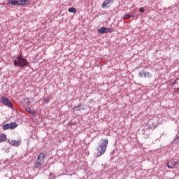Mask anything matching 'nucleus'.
Here are the masks:
<instances>
[{"label": "nucleus", "mask_w": 179, "mask_h": 179, "mask_svg": "<svg viewBox=\"0 0 179 179\" xmlns=\"http://www.w3.org/2000/svg\"><path fill=\"white\" fill-rule=\"evenodd\" d=\"M107 145H108V140H101V144L98 146L96 150L97 153H95L96 157H100L104 153H106V150H107Z\"/></svg>", "instance_id": "nucleus-1"}, {"label": "nucleus", "mask_w": 179, "mask_h": 179, "mask_svg": "<svg viewBox=\"0 0 179 179\" xmlns=\"http://www.w3.org/2000/svg\"><path fill=\"white\" fill-rule=\"evenodd\" d=\"M45 158H47L45 152H41L38 155L36 160L34 162V169H38L40 170Z\"/></svg>", "instance_id": "nucleus-2"}, {"label": "nucleus", "mask_w": 179, "mask_h": 179, "mask_svg": "<svg viewBox=\"0 0 179 179\" xmlns=\"http://www.w3.org/2000/svg\"><path fill=\"white\" fill-rule=\"evenodd\" d=\"M17 60L13 61L15 66H20L21 68H24V66H27V65H29V62H27V59L22 57L21 56L17 57Z\"/></svg>", "instance_id": "nucleus-3"}, {"label": "nucleus", "mask_w": 179, "mask_h": 179, "mask_svg": "<svg viewBox=\"0 0 179 179\" xmlns=\"http://www.w3.org/2000/svg\"><path fill=\"white\" fill-rule=\"evenodd\" d=\"M1 101L4 106H6V107H9L10 108H13V104H12V102L7 97L3 96L1 97Z\"/></svg>", "instance_id": "nucleus-4"}, {"label": "nucleus", "mask_w": 179, "mask_h": 179, "mask_svg": "<svg viewBox=\"0 0 179 179\" xmlns=\"http://www.w3.org/2000/svg\"><path fill=\"white\" fill-rule=\"evenodd\" d=\"M114 3V0H105L103 3H102L101 8L103 9H108L111 5Z\"/></svg>", "instance_id": "nucleus-5"}, {"label": "nucleus", "mask_w": 179, "mask_h": 179, "mask_svg": "<svg viewBox=\"0 0 179 179\" xmlns=\"http://www.w3.org/2000/svg\"><path fill=\"white\" fill-rule=\"evenodd\" d=\"M113 31H114V29L107 27H101L98 30V33H100V34H104L105 33H113Z\"/></svg>", "instance_id": "nucleus-6"}, {"label": "nucleus", "mask_w": 179, "mask_h": 179, "mask_svg": "<svg viewBox=\"0 0 179 179\" xmlns=\"http://www.w3.org/2000/svg\"><path fill=\"white\" fill-rule=\"evenodd\" d=\"M6 134H2L0 135V143H2V142H6Z\"/></svg>", "instance_id": "nucleus-7"}, {"label": "nucleus", "mask_w": 179, "mask_h": 179, "mask_svg": "<svg viewBox=\"0 0 179 179\" xmlns=\"http://www.w3.org/2000/svg\"><path fill=\"white\" fill-rule=\"evenodd\" d=\"M17 127V124L16 122H11L8 124L9 129H15Z\"/></svg>", "instance_id": "nucleus-8"}, {"label": "nucleus", "mask_w": 179, "mask_h": 179, "mask_svg": "<svg viewBox=\"0 0 179 179\" xmlns=\"http://www.w3.org/2000/svg\"><path fill=\"white\" fill-rule=\"evenodd\" d=\"M19 5H29L30 1L29 0H18Z\"/></svg>", "instance_id": "nucleus-9"}, {"label": "nucleus", "mask_w": 179, "mask_h": 179, "mask_svg": "<svg viewBox=\"0 0 179 179\" xmlns=\"http://www.w3.org/2000/svg\"><path fill=\"white\" fill-rule=\"evenodd\" d=\"M10 143L12 146L17 147L20 145V141H11Z\"/></svg>", "instance_id": "nucleus-10"}, {"label": "nucleus", "mask_w": 179, "mask_h": 179, "mask_svg": "<svg viewBox=\"0 0 179 179\" xmlns=\"http://www.w3.org/2000/svg\"><path fill=\"white\" fill-rule=\"evenodd\" d=\"M80 110H85V108H82L80 104L73 108V111H80Z\"/></svg>", "instance_id": "nucleus-11"}, {"label": "nucleus", "mask_w": 179, "mask_h": 179, "mask_svg": "<svg viewBox=\"0 0 179 179\" xmlns=\"http://www.w3.org/2000/svg\"><path fill=\"white\" fill-rule=\"evenodd\" d=\"M8 3L10 5H19V0H9Z\"/></svg>", "instance_id": "nucleus-12"}, {"label": "nucleus", "mask_w": 179, "mask_h": 179, "mask_svg": "<svg viewBox=\"0 0 179 179\" xmlns=\"http://www.w3.org/2000/svg\"><path fill=\"white\" fill-rule=\"evenodd\" d=\"M173 143H175L176 145H178L179 143V136L176 135L175 137V139L173 141Z\"/></svg>", "instance_id": "nucleus-13"}, {"label": "nucleus", "mask_w": 179, "mask_h": 179, "mask_svg": "<svg viewBox=\"0 0 179 179\" xmlns=\"http://www.w3.org/2000/svg\"><path fill=\"white\" fill-rule=\"evenodd\" d=\"M25 110L27 113H29V114H31L32 115H34V114H36V112H34V110L32 111L31 108H25Z\"/></svg>", "instance_id": "nucleus-14"}, {"label": "nucleus", "mask_w": 179, "mask_h": 179, "mask_svg": "<svg viewBox=\"0 0 179 179\" xmlns=\"http://www.w3.org/2000/svg\"><path fill=\"white\" fill-rule=\"evenodd\" d=\"M157 127V123L153 122L152 124L149 125V129H155V128Z\"/></svg>", "instance_id": "nucleus-15"}, {"label": "nucleus", "mask_w": 179, "mask_h": 179, "mask_svg": "<svg viewBox=\"0 0 179 179\" xmlns=\"http://www.w3.org/2000/svg\"><path fill=\"white\" fill-rule=\"evenodd\" d=\"M69 12H70L71 13H76V12H78V10H76V8L71 7L69 8Z\"/></svg>", "instance_id": "nucleus-16"}, {"label": "nucleus", "mask_w": 179, "mask_h": 179, "mask_svg": "<svg viewBox=\"0 0 179 179\" xmlns=\"http://www.w3.org/2000/svg\"><path fill=\"white\" fill-rule=\"evenodd\" d=\"M134 16H135V15H134V14H131V15L126 14V15L123 17V19H124V20H125V19H129V17H134Z\"/></svg>", "instance_id": "nucleus-17"}, {"label": "nucleus", "mask_w": 179, "mask_h": 179, "mask_svg": "<svg viewBox=\"0 0 179 179\" xmlns=\"http://www.w3.org/2000/svg\"><path fill=\"white\" fill-rule=\"evenodd\" d=\"M138 78H143V76L145 77V70L140 71L138 74Z\"/></svg>", "instance_id": "nucleus-18"}, {"label": "nucleus", "mask_w": 179, "mask_h": 179, "mask_svg": "<svg viewBox=\"0 0 179 179\" xmlns=\"http://www.w3.org/2000/svg\"><path fill=\"white\" fill-rule=\"evenodd\" d=\"M2 129H3V131H6L7 129H9V124H5L2 126Z\"/></svg>", "instance_id": "nucleus-19"}, {"label": "nucleus", "mask_w": 179, "mask_h": 179, "mask_svg": "<svg viewBox=\"0 0 179 179\" xmlns=\"http://www.w3.org/2000/svg\"><path fill=\"white\" fill-rule=\"evenodd\" d=\"M152 75H150V73L146 72L145 70H144V78H150Z\"/></svg>", "instance_id": "nucleus-20"}, {"label": "nucleus", "mask_w": 179, "mask_h": 179, "mask_svg": "<svg viewBox=\"0 0 179 179\" xmlns=\"http://www.w3.org/2000/svg\"><path fill=\"white\" fill-rule=\"evenodd\" d=\"M43 101L44 103H50V96L45 97Z\"/></svg>", "instance_id": "nucleus-21"}, {"label": "nucleus", "mask_w": 179, "mask_h": 179, "mask_svg": "<svg viewBox=\"0 0 179 179\" xmlns=\"http://www.w3.org/2000/svg\"><path fill=\"white\" fill-rule=\"evenodd\" d=\"M140 12H141V13H143L145 12V8H140Z\"/></svg>", "instance_id": "nucleus-22"}, {"label": "nucleus", "mask_w": 179, "mask_h": 179, "mask_svg": "<svg viewBox=\"0 0 179 179\" xmlns=\"http://www.w3.org/2000/svg\"><path fill=\"white\" fill-rule=\"evenodd\" d=\"M167 167L169 169H173V166H171L170 163H167Z\"/></svg>", "instance_id": "nucleus-23"}, {"label": "nucleus", "mask_w": 179, "mask_h": 179, "mask_svg": "<svg viewBox=\"0 0 179 179\" xmlns=\"http://www.w3.org/2000/svg\"><path fill=\"white\" fill-rule=\"evenodd\" d=\"M177 83H178L177 82V80H176L173 83H171L172 86H174V85H177Z\"/></svg>", "instance_id": "nucleus-24"}, {"label": "nucleus", "mask_w": 179, "mask_h": 179, "mask_svg": "<svg viewBox=\"0 0 179 179\" xmlns=\"http://www.w3.org/2000/svg\"><path fill=\"white\" fill-rule=\"evenodd\" d=\"M177 164H178V162H173V166H177Z\"/></svg>", "instance_id": "nucleus-25"}, {"label": "nucleus", "mask_w": 179, "mask_h": 179, "mask_svg": "<svg viewBox=\"0 0 179 179\" xmlns=\"http://www.w3.org/2000/svg\"><path fill=\"white\" fill-rule=\"evenodd\" d=\"M8 143H10V140L8 139Z\"/></svg>", "instance_id": "nucleus-26"}, {"label": "nucleus", "mask_w": 179, "mask_h": 179, "mask_svg": "<svg viewBox=\"0 0 179 179\" xmlns=\"http://www.w3.org/2000/svg\"><path fill=\"white\" fill-rule=\"evenodd\" d=\"M178 50H179V47H178Z\"/></svg>", "instance_id": "nucleus-27"}]
</instances>
